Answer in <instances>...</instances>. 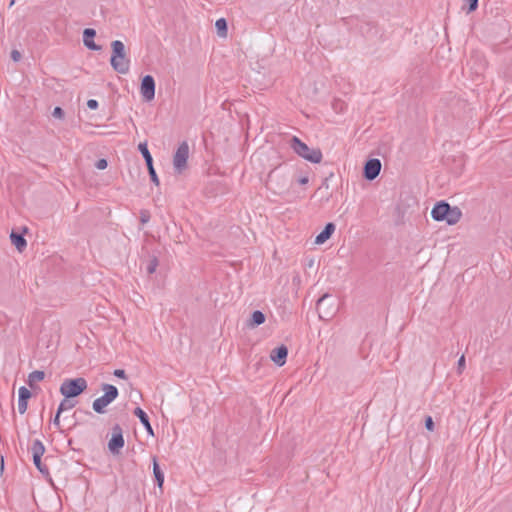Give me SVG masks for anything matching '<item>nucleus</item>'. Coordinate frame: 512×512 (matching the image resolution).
Listing matches in <instances>:
<instances>
[{
	"label": "nucleus",
	"mask_w": 512,
	"mask_h": 512,
	"mask_svg": "<svg viewBox=\"0 0 512 512\" xmlns=\"http://www.w3.org/2000/svg\"><path fill=\"white\" fill-rule=\"evenodd\" d=\"M215 27L220 37H226L227 35V22L224 18H220L216 21Z\"/></svg>",
	"instance_id": "obj_22"
},
{
	"label": "nucleus",
	"mask_w": 512,
	"mask_h": 512,
	"mask_svg": "<svg viewBox=\"0 0 512 512\" xmlns=\"http://www.w3.org/2000/svg\"><path fill=\"white\" fill-rule=\"evenodd\" d=\"M308 181H309V179H308V177H307V176H303V177H301V178L298 180V182H299L301 185H305V184H307V183H308Z\"/></svg>",
	"instance_id": "obj_39"
},
{
	"label": "nucleus",
	"mask_w": 512,
	"mask_h": 512,
	"mask_svg": "<svg viewBox=\"0 0 512 512\" xmlns=\"http://www.w3.org/2000/svg\"><path fill=\"white\" fill-rule=\"evenodd\" d=\"M113 374H114V376L121 378V379L127 378L126 372L123 369H116V370H114Z\"/></svg>",
	"instance_id": "obj_35"
},
{
	"label": "nucleus",
	"mask_w": 512,
	"mask_h": 512,
	"mask_svg": "<svg viewBox=\"0 0 512 512\" xmlns=\"http://www.w3.org/2000/svg\"><path fill=\"white\" fill-rule=\"evenodd\" d=\"M450 205L445 201L438 202L431 211V216L435 221H443L449 211Z\"/></svg>",
	"instance_id": "obj_11"
},
{
	"label": "nucleus",
	"mask_w": 512,
	"mask_h": 512,
	"mask_svg": "<svg viewBox=\"0 0 512 512\" xmlns=\"http://www.w3.org/2000/svg\"><path fill=\"white\" fill-rule=\"evenodd\" d=\"M465 368V356L462 355L459 360H458V363H457V369H458V372L461 373Z\"/></svg>",
	"instance_id": "obj_33"
},
{
	"label": "nucleus",
	"mask_w": 512,
	"mask_h": 512,
	"mask_svg": "<svg viewBox=\"0 0 512 512\" xmlns=\"http://www.w3.org/2000/svg\"><path fill=\"white\" fill-rule=\"evenodd\" d=\"M101 389L104 391V394L95 399L92 403L93 410L98 414L105 413L106 407L111 404L119 395L118 389L114 385L102 384Z\"/></svg>",
	"instance_id": "obj_3"
},
{
	"label": "nucleus",
	"mask_w": 512,
	"mask_h": 512,
	"mask_svg": "<svg viewBox=\"0 0 512 512\" xmlns=\"http://www.w3.org/2000/svg\"><path fill=\"white\" fill-rule=\"evenodd\" d=\"M290 146L296 154L311 163H320L322 160L323 156L320 149L308 147L296 136L292 137Z\"/></svg>",
	"instance_id": "obj_2"
},
{
	"label": "nucleus",
	"mask_w": 512,
	"mask_h": 512,
	"mask_svg": "<svg viewBox=\"0 0 512 512\" xmlns=\"http://www.w3.org/2000/svg\"><path fill=\"white\" fill-rule=\"evenodd\" d=\"M111 48L110 64L112 68L120 74H127L130 69V60L126 55L125 45L122 41L115 40L111 43Z\"/></svg>",
	"instance_id": "obj_1"
},
{
	"label": "nucleus",
	"mask_w": 512,
	"mask_h": 512,
	"mask_svg": "<svg viewBox=\"0 0 512 512\" xmlns=\"http://www.w3.org/2000/svg\"><path fill=\"white\" fill-rule=\"evenodd\" d=\"M44 377H45V373L43 371H40V370L33 371L28 375L27 383L30 386V388L33 389L34 384L36 382L42 381L44 379Z\"/></svg>",
	"instance_id": "obj_19"
},
{
	"label": "nucleus",
	"mask_w": 512,
	"mask_h": 512,
	"mask_svg": "<svg viewBox=\"0 0 512 512\" xmlns=\"http://www.w3.org/2000/svg\"><path fill=\"white\" fill-rule=\"evenodd\" d=\"M53 426L58 430L62 431L61 425H60V415H58V412H56V415L52 421Z\"/></svg>",
	"instance_id": "obj_34"
},
{
	"label": "nucleus",
	"mask_w": 512,
	"mask_h": 512,
	"mask_svg": "<svg viewBox=\"0 0 512 512\" xmlns=\"http://www.w3.org/2000/svg\"><path fill=\"white\" fill-rule=\"evenodd\" d=\"M87 106L89 109L95 110L98 108V102L95 99H89L87 101Z\"/></svg>",
	"instance_id": "obj_36"
},
{
	"label": "nucleus",
	"mask_w": 512,
	"mask_h": 512,
	"mask_svg": "<svg viewBox=\"0 0 512 512\" xmlns=\"http://www.w3.org/2000/svg\"><path fill=\"white\" fill-rule=\"evenodd\" d=\"M87 386V381L82 377L65 379L60 385L59 391L65 398H74L83 393Z\"/></svg>",
	"instance_id": "obj_4"
},
{
	"label": "nucleus",
	"mask_w": 512,
	"mask_h": 512,
	"mask_svg": "<svg viewBox=\"0 0 512 512\" xmlns=\"http://www.w3.org/2000/svg\"><path fill=\"white\" fill-rule=\"evenodd\" d=\"M158 267V259L156 257H151L148 260L146 271L149 275L153 274Z\"/></svg>",
	"instance_id": "obj_24"
},
{
	"label": "nucleus",
	"mask_w": 512,
	"mask_h": 512,
	"mask_svg": "<svg viewBox=\"0 0 512 512\" xmlns=\"http://www.w3.org/2000/svg\"><path fill=\"white\" fill-rule=\"evenodd\" d=\"M148 220H149V216H148V214H147V213H145V212H142V213H141V222H142V223H146V222H148Z\"/></svg>",
	"instance_id": "obj_38"
},
{
	"label": "nucleus",
	"mask_w": 512,
	"mask_h": 512,
	"mask_svg": "<svg viewBox=\"0 0 512 512\" xmlns=\"http://www.w3.org/2000/svg\"><path fill=\"white\" fill-rule=\"evenodd\" d=\"M188 157L189 145L184 141L178 146L173 156V166L177 173H182L186 169Z\"/></svg>",
	"instance_id": "obj_5"
},
{
	"label": "nucleus",
	"mask_w": 512,
	"mask_h": 512,
	"mask_svg": "<svg viewBox=\"0 0 512 512\" xmlns=\"http://www.w3.org/2000/svg\"><path fill=\"white\" fill-rule=\"evenodd\" d=\"M53 117L62 119L64 117V111L61 107H55L52 112Z\"/></svg>",
	"instance_id": "obj_29"
},
{
	"label": "nucleus",
	"mask_w": 512,
	"mask_h": 512,
	"mask_svg": "<svg viewBox=\"0 0 512 512\" xmlns=\"http://www.w3.org/2000/svg\"><path fill=\"white\" fill-rule=\"evenodd\" d=\"M10 239L12 244L17 248L19 252H22L27 246V242L21 234L12 232Z\"/></svg>",
	"instance_id": "obj_16"
},
{
	"label": "nucleus",
	"mask_w": 512,
	"mask_h": 512,
	"mask_svg": "<svg viewBox=\"0 0 512 512\" xmlns=\"http://www.w3.org/2000/svg\"><path fill=\"white\" fill-rule=\"evenodd\" d=\"M28 402L18 400V411L20 414H24L27 411Z\"/></svg>",
	"instance_id": "obj_30"
},
{
	"label": "nucleus",
	"mask_w": 512,
	"mask_h": 512,
	"mask_svg": "<svg viewBox=\"0 0 512 512\" xmlns=\"http://www.w3.org/2000/svg\"><path fill=\"white\" fill-rule=\"evenodd\" d=\"M134 414L139 418L140 422L145 427L147 433L150 435H154L153 428L149 422L148 415L140 407L135 408Z\"/></svg>",
	"instance_id": "obj_15"
},
{
	"label": "nucleus",
	"mask_w": 512,
	"mask_h": 512,
	"mask_svg": "<svg viewBox=\"0 0 512 512\" xmlns=\"http://www.w3.org/2000/svg\"><path fill=\"white\" fill-rule=\"evenodd\" d=\"M425 427L429 431H433L434 430V422H433V419H432L431 416H427L426 417V419H425Z\"/></svg>",
	"instance_id": "obj_31"
},
{
	"label": "nucleus",
	"mask_w": 512,
	"mask_h": 512,
	"mask_svg": "<svg viewBox=\"0 0 512 512\" xmlns=\"http://www.w3.org/2000/svg\"><path fill=\"white\" fill-rule=\"evenodd\" d=\"M140 93L145 101H152L155 97V81L151 75L142 78Z\"/></svg>",
	"instance_id": "obj_7"
},
{
	"label": "nucleus",
	"mask_w": 512,
	"mask_h": 512,
	"mask_svg": "<svg viewBox=\"0 0 512 512\" xmlns=\"http://www.w3.org/2000/svg\"><path fill=\"white\" fill-rule=\"evenodd\" d=\"M18 394H19L18 400H20V401L28 402V399L31 397V392L24 386L19 388Z\"/></svg>",
	"instance_id": "obj_25"
},
{
	"label": "nucleus",
	"mask_w": 512,
	"mask_h": 512,
	"mask_svg": "<svg viewBox=\"0 0 512 512\" xmlns=\"http://www.w3.org/2000/svg\"><path fill=\"white\" fill-rule=\"evenodd\" d=\"M265 315L263 312L256 310L252 313L251 318L248 322V326L251 328L257 327L265 322Z\"/></svg>",
	"instance_id": "obj_17"
},
{
	"label": "nucleus",
	"mask_w": 512,
	"mask_h": 512,
	"mask_svg": "<svg viewBox=\"0 0 512 512\" xmlns=\"http://www.w3.org/2000/svg\"><path fill=\"white\" fill-rule=\"evenodd\" d=\"M461 217H462V212H461L460 208L457 206H454V207L450 206L449 211L445 215V219L443 221H445L448 225H455L456 223H458L460 221Z\"/></svg>",
	"instance_id": "obj_13"
},
{
	"label": "nucleus",
	"mask_w": 512,
	"mask_h": 512,
	"mask_svg": "<svg viewBox=\"0 0 512 512\" xmlns=\"http://www.w3.org/2000/svg\"><path fill=\"white\" fill-rule=\"evenodd\" d=\"M33 462L35 464V466L37 467V469L41 472V473H48V468L42 464L41 462V457H38V460L37 458H33Z\"/></svg>",
	"instance_id": "obj_27"
},
{
	"label": "nucleus",
	"mask_w": 512,
	"mask_h": 512,
	"mask_svg": "<svg viewBox=\"0 0 512 512\" xmlns=\"http://www.w3.org/2000/svg\"><path fill=\"white\" fill-rule=\"evenodd\" d=\"M124 446V438L122 434V428L116 424L112 428V437L109 440L108 448L113 454L119 453L120 449Z\"/></svg>",
	"instance_id": "obj_6"
},
{
	"label": "nucleus",
	"mask_w": 512,
	"mask_h": 512,
	"mask_svg": "<svg viewBox=\"0 0 512 512\" xmlns=\"http://www.w3.org/2000/svg\"><path fill=\"white\" fill-rule=\"evenodd\" d=\"M107 165L108 163L106 159H99L95 164L96 168L99 170H104L107 167Z\"/></svg>",
	"instance_id": "obj_32"
},
{
	"label": "nucleus",
	"mask_w": 512,
	"mask_h": 512,
	"mask_svg": "<svg viewBox=\"0 0 512 512\" xmlns=\"http://www.w3.org/2000/svg\"><path fill=\"white\" fill-rule=\"evenodd\" d=\"M69 399L70 398H65L60 402L57 409L58 415H61L62 412L72 409L75 406V403H72Z\"/></svg>",
	"instance_id": "obj_23"
},
{
	"label": "nucleus",
	"mask_w": 512,
	"mask_h": 512,
	"mask_svg": "<svg viewBox=\"0 0 512 512\" xmlns=\"http://www.w3.org/2000/svg\"><path fill=\"white\" fill-rule=\"evenodd\" d=\"M31 452H32L33 458L38 459V457H42L45 452V447H44L43 443L38 439L35 440L32 444Z\"/></svg>",
	"instance_id": "obj_20"
},
{
	"label": "nucleus",
	"mask_w": 512,
	"mask_h": 512,
	"mask_svg": "<svg viewBox=\"0 0 512 512\" xmlns=\"http://www.w3.org/2000/svg\"><path fill=\"white\" fill-rule=\"evenodd\" d=\"M335 228L334 223H327L323 231L316 236L315 243L318 245L325 243L331 237Z\"/></svg>",
	"instance_id": "obj_14"
},
{
	"label": "nucleus",
	"mask_w": 512,
	"mask_h": 512,
	"mask_svg": "<svg viewBox=\"0 0 512 512\" xmlns=\"http://www.w3.org/2000/svg\"><path fill=\"white\" fill-rule=\"evenodd\" d=\"M11 58L13 61L17 62L21 59V53L18 50H12Z\"/></svg>",
	"instance_id": "obj_37"
},
{
	"label": "nucleus",
	"mask_w": 512,
	"mask_h": 512,
	"mask_svg": "<svg viewBox=\"0 0 512 512\" xmlns=\"http://www.w3.org/2000/svg\"><path fill=\"white\" fill-rule=\"evenodd\" d=\"M466 3H468V9H467V13H471L473 11H475L478 7V1L479 0H464Z\"/></svg>",
	"instance_id": "obj_28"
},
{
	"label": "nucleus",
	"mask_w": 512,
	"mask_h": 512,
	"mask_svg": "<svg viewBox=\"0 0 512 512\" xmlns=\"http://www.w3.org/2000/svg\"><path fill=\"white\" fill-rule=\"evenodd\" d=\"M287 356L288 348L285 345L273 349L270 353L271 360L279 367L286 363Z\"/></svg>",
	"instance_id": "obj_9"
},
{
	"label": "nucleus",
	"mask_w": 512,
	"mask_h": 512,
	"mask_svg": "<svg viewBox=\"0 0 512 512\" xmlns=\"http://www.w3.org/2000/svg\"><path fill=\"white\" fill-rule=\"evenodd\" d=\"M96 35V31L92 28H86L84 31H83V43L84 45L90 49V50H94V51H99L101 50V46L97 45L93 38L95 37Z\"/></svg>",
	"instance_id": "obj_12"
},
{
	"label": "nucleus",
	"mask_w": 512,
	"mask_h": 512,
	"mask_svg": "<svg viewBox=\"0 0 512 512\" xmlns=\"http://www.w3.org/2000/svg\"><path fill=\"white\" fill-rule=\"evenodd\" d=\"M138 149L141 152L143 158L145 159L146 165L150 166L151 164H153V159L148 150L147 143H140Z\"/></svg>",
	"instance_id": "obj_21"
},
{
	"label": "nucleus",
	"mask_w": 512,
	"mask_h": 512,
	"mask_svg": "<svg viewBox=\"0 0 512 512\" xmlns=\"http://www.w3.org/2000/svg\"><path fill=\"white\" fill-rule=\"evenodd\" d=\"M153 474L155 476L158 487L162 488L164 483V474L161 471L159 464L157 463L156 457L153 458Z\"/></svg>",
	"instance_id": "obj_18"
},
{
	"label": "nucleus",
	"mask_w": 512,
	"mask_h": 512,
	"mask_svg": "<svg viewBox=\"0 0 512 512\" xmlns=\"http://www.w3.org/2000/svg\"><path fill=\"white\" fill-rule=\"evenodd\" d=\"M329 299L330 296L328 294H325L322 297H320L317 301V310L320 319L329 320L335 313L334 310L324 309V306H326V303Z\"/></svg>",
	"instance_id": "obj_10"
},
{
	"label": "nucleus",
	"mask_w": 512,
	"mask_h": 512,
	"mask_svg": "<svg viewBox=\"0 0 512 512\" xmlns=\"http://www.w3.org/2000/svg\"><path fill=\"white\" fill-rule=\"evenodd\" d=\"M381 171V162L379 159L373 158L366 162L364 166V177L367 180H374Z\"/></svg>",
	"instance_id": "obj_8"
},
{
	"label": "nucleus",
	"mask_w": 512,
	"mask_h": 512,
	"mask_svg": "<svg viewBox=\"0 0 512 512\" xmlns=\"http://www.w3.org/2000/svg\"><path fill=\"white\" fill-rule=\"evenodd\" d=\"M148 168V172H149V175H150V178H151V181L155 184V185H159V178L156 174V171L154 169V166L153 164H151L150 166H147Z\"/></svg>",
	"instance_id": "obj_26"
}]
</instances>
